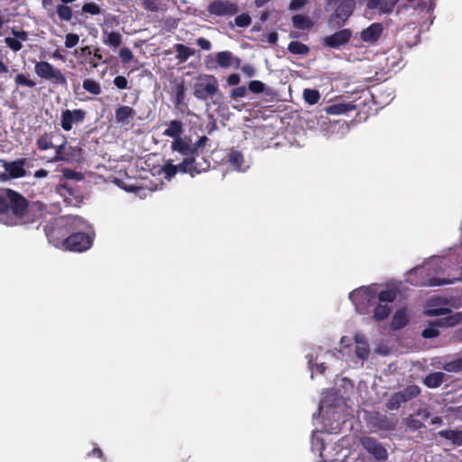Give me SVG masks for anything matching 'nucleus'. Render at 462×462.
I'll return each instance as SVG.
<instances>
[{
    "instance_id": "0eeeda50",
    "label": "nucleus",
    "mask_w": 462,
    "mask_h": 462,
    "mask_svg": "<svg viewBox=\"0 0 462 462\" xmlns=\"http://www.w3.org/2000/svg\"><path fill=\"white\" fill-rule=\"evenodd\" d=\"M36 75L42 79L51 81L54 85L67 87L68 81L62 71L48 61H37L34 66Z\"/></svg>"
},
{
    "instance_id": "ddd939ff",
    "label": "nucleus",
    "mask_w": 462,
    "mask_h": 462,
    "mask_svg": "<svg viewBox=\"0 0 462 462\" xmlns=\"http://www.w3.org/2000/svg\"><path fill=\"white\" fill-rule=\"evenodd\" d=\"M363 448L377 460H386L388 453L386 448L373 437L365 436L360 439Z\"/></svg>"
},
{
    "instance_id": "f03ea898",
    "label": "nucleus",
    "mask_w": 462,
    "mask_h": 462,
    "mask_svg": "<svg viewBox=\"0 0 462 462\" xmlns=\"http://www.w3.org/2000/svg\"><path fill=\"white\" fill-rule=\"evenodd\" d=\"M26 206L27 199L23 194L9 188H0V224L18 226Z\"/></svg>"
},
{
    "instance_id": "864d4df0",
    "label": "nucleus",
    "mask_w": 462,
    "mask_h": 462,
    "mask_svg": "<svg viewBox=\"0 0 462 462\" xmlns=\"http://www.w3.org/2000/svg\"><path fill=\"white\" fill-rule=\"evenodd\" d=\"M451 310L448 308H433V309H428L425 310V314L427 316H439V315H445L448 313H450Z\"/></svg>"
},
{
    "instance_id": "f257e3e1",
    "label": "nucleus",
    "mask_w": 462,
    "mask_h": 462,
    "mask_svg": "<svg viewBox=\"0 0 462 462\" xmlns=\"http://www.w3.org/2000/svg\"><path fill=\"white\" fill-rule=\"evenodd\" d=\"M349 300L358 313L365 315L373 312V319L376 321L384 320L391 313V308L378 302L375 291L369 287L354 290L349 293Z\"/></svg>"
},
{
    "instance_id": "72a5a7b5",
    "label": "nucleus",
    "mask_w": 462,
    "mask_h": 462,
    "mask_svg": "<svg viewBox=\"0 0 462 462\" xmlns=\"http://www.w3.org/2000/svg\"><path fill=\"white\" fill-rule=\"evenodd\" d=\"M288 51L292 54L306 55L310 52V48L299 41H292L288 45Z\"/></svg>"
},
{
    "instance_id": "ea45409f",
    "label": "nucleus",
    "mask_w": 462,
    "mask_h": 462,
    "mask_svg": "<svg viewBox=\"0 0 462 462\" xmlns=\"http://www.w3.org/2000/svg\"><path fill=\"white\" fill-rule=\"evenodd\" d=\"M404 403L400 393H394L386 402L385 407L388 411L398 410Z\"/></svg>"
},
{
    "instance_id": "473e14b6",
    "label": "nucleus",
    "mask_w": 462,
    "mask_h": 462,
    "mask_svg": "<svg viewBox=\"0 0 462 462\" xmlns=\"http://www.w3.org/2000/svg\"><path fill=\"white\" fill-rule=\"evenodd\" d=\"M102 10L100 6L94 3L89 2L86 3L82 5L81 11H76L75 13V18H78V15H82L83 14H89L91 15H97L101 14Z\"/></svg>"
},
{
    "instance_id": "c756f323",
    "label": "nucleus",
    "mask_w": 462,
    "mask_h": 462,
    "mask_svg": "<svg viewBox=\"0 0 462 462\" xmlns=\"http://www.w3.org/2000/svg\"><path fill=\"white\" fill-rule=\"evenodd\" d=\"M356 356L362 360L367 359L370 354V348L367 342H365L363 339H360L358 337H356Z\"/></svg>"
},
{
    "instance_id": "0e129e2a",
    "label": "nucleus",
    "mask_w": 462,
    "mask_h": 462,
    "mask_svg": "<svg viewBox=\"0 0 462 462\" xmlns=\"http://www.w3.org/2000/svg\"><path fill=\"white\" fill-rule=\"evenodd\" d=\"M242 71L248 77H253L254 76L255 74V69L253 66L251 65H245L243 68H242Z\"/></svg>"
},
{
    "instance_id": "412c9836",
    "label": "nucleus",
    "mask_w": 462,
    "mask_h": 462,
    "mask_svg": "<svg viewBox=\"0 0 462 462\" xmlns=\"http://www.w3.org/2000/svg\"><path fill=\"white\" fill-rule=\"evenodd\" d=\"M409 322V316L405 308L398 309L392 318L391 328L393 330H400L403 328Z\"/></svg>"
},
{
    "instance_id": "f8f14e48",
    "label": "nucleus",
    "mask_w": 462,
    "mask_h": 462,
    "mask_svg": "<svg viewBox=\"0 0 462 462\" xmlns=\"http://www.w3.org/2000/svg\"><path fill=\"white\" fill-rule=\"evenodd\" d=\"M87 113L81 108L73 110L66 109L61 112L60 126L64 131H70L73 125L82 123L86 118Z\"/></svg>"
},
{
    "instance_id": "49530a36",
    "label": "nucleus",
    "mask_w": 462,
    "mask_h": 462,
    "mask_svg": "<svg viewBox=\"0 0 462 462\" xmlns=\"http://www.w3.org/2000/svg\"><path fill=\"white\" fill-rule=\"evenodd\" d=\"M251 23L252 19L248 14H241L235 18V24L238 27L246 28Z\"/></svg>"
},
{
    "instance_id": "774afa93",
    "label": "nucleus",
    "mask_w": 462,
    "mask_h": 462,
    "mask_svg": "<svg viewBox=\"0 0 462 462\" xmlns=\"http://www.w3.org/2000/svg\"><path fill=\"white\" fill-rule=\"evenodd\" d=\"M90 454L98 458H101L103 457V452L99 448H93Z\"/></svg>"
},
{
    "instance_id": "680f3d73",
    "label": "nucleus",
    "mask_w": 462,
    "mask_h": 462,
    "mask_svg": "<svg viewBox=\"0 0 462 462\" xmlns=\"http://www.w3.org/2000/svg\"><path fill=\"white\" fill-rule=\"evenodd\" d=\"M197 44L202 49V50H206V51H208L210 50L211 48V43L208 40H207L206 38H199L197 40Z\"/></svg>"
},
{
    "instance_id": "bf43d9fd",
    "label": "nucleus",
    "mask_w": 462,
    "mask_h": 462,
    "mask_svg": "<svg viewBox=\"0 0 462 462\" xmlns=\"http://www.w3.org/2000/svg\"><path fill=\"white\" fill-rule=\"evenodd\" d=\"M246 88L244 86L237 87L232 90L231 97L236 99L238 97H243L245 96Z\"/></svg>"
},
{
    "instance_id": "2eb2a0df",
    "label": "nucleus",
    "mask_w": 462,
    "mask_h": 462,
    "mask_svg": "<svg viewBox=\"0 0 462 462\" xmlns=\"http://www.w3.org/2000/svg\"><path fill=\"white\" fill-rule=\"evenodd\" d=\"M25 164V158H21L13 162L3 161V167L7 175L1 174L0 178L2 180H7L9 178L19 179L24 177L26 175V171L24 169Z\"/></svg>"
},
{
    "instance_id": "4468645a",
    "label": "nucleus",
    "mask_w": 462,
    "mask_h": 462,
    "mask_svg": "<svg viewBox=\"0 0 462 462\" xmlns=\"http://www.w3.org/2000/svg\"><path fill=\"white\" fill-rule=\"evenodd\" d=\"M210 14L217 16H232L238 13V5L231 1L215 0L208 7Z\"/></svg>"
},
{
    "instance_id": "4d7b16f0",
    "label": "nucleus",
    "mask_w": 462,
    "mask_h": 462,
    "mask_svg": "<svg viewBox=\"0 0 462 462\" xmlns=\"http://www.w3.org/2000/svg\"><path fill=\"white\" fill-rule=\"evenodd\" d=\"M114 84L119 89H125L127 88L128 81L124 76H116L114 79Z\"/></svg>"
},
{
    "instance_id": "09e8293b",
    "label": "nucleus",
    "mask_w": 462,
    "mask_h": 462,
    "mask_svg": "<svg viewBox=\"0 0 462 462\" xmlns=\"http://www.w3.org/2000/svg\"><path fill=\"white\" fill-rule=\"evenodd\" d=\"M265 86L260 80H252L248 84V89L254 94H260L264 91Z\"/></svg>"
},
{
    "instance_id": "9b49d317",
    "label": "nucleus",
    "mask_w": 462,
    "mask_h": 462,
    "mask_svg": "<svg viewBox=\"0 0 462 462\" xmlns=\"http://www.w3.org/2000/svg\"><path fill=\"white\" fill-rule=\"evenodd\" d=\"M397 422L394 417H389L379 411L373 412L367 420L368 425L374 430H393Z\"/></svg>"
},
{
    "instance_id": "393cba45",
    "label": "nucleus",
    "mask_w": 462,
    "mask_h": 462,
    "mask_svg": "<svg viewBox=\"0 0 462 462\" xmlns=\"http://www.w3.org/2000/svg\"><path fill=\"white\" fill-rule=\"evenodd\" d=\"M173 93L175 95L174 103L176 106H180L184 102L185 99V82L184 79H175L173 82L172 88Z\"/></svg>"
},
{
    "instance_id": "9d476101",
    "label": "nucleus",
    "mask_w": 462,
    "mask_h": 462,
    "mask_svg": "<svg viewBox=\"0 0 462 462\" xmlns=\"http://www.w3.org/2000/svg\"><path fill=\"white\" fill-rule=\"evenodd\" d=\"M353 35V32L349 28L340 29L334 33L322 39V46L329 49L339 50L346 45Z\"/></svg>"
},
{
    "instance_id": "7c9ffc66",
    "label": "nucleus",
    "mask_w": 462,
    "mask_h": 462,
    "mask_svg": "<svg viewBox=\"0 0 462 462\" xmlns=\"http://www.w3.org/2000/svg\"><path fill=\"white\" fill-rule=\"evenodd\" d=\"M52 133H47L45 132L42 134L37 140H36V145L39 150L41 151H46L49 149H51L54 147L52 143Z\"/></svg>"
},
{
    "instance_id": "69168bd1",
    "label": "nucleus",
    "mask_w": 462,
    "mask_h": 462,
    "mask_svg": "<svg viewBox=\"0 0 462 462\" xmlns=\"http://www.w3.org/2000/svg\"><path fill=\"white\" fill-rule=\"evenodd\" d=\"M278 41V33L275 32H271L267 34V42L271 44H276Z\"/></svg>"
},
{
    "instance_id": "4be33fe9",
    "label": "nucleus",
    "mask_w": 462,
    "mask_h": 462,
    "mask_svg": "<svg viewBox=\"0 0 462 462\" xmlns=\"http://www.w3.org/2000/svg\"><path fill=\"white\" fill-rule=\"evenodd\" d=\"M398 0H369L366 6L368 9L379 8L382 14H390L395 7Z\"/></svg>"
},
{
    "instance_id": "a19ab883",
    "label": "nucleus",
    "mask_w": 462,
    "mask_h": 462,
    "mask_svg": "<svg viewBox=\"0 0 462 462\" xmlns=\"http://www.w3.org/2000/svg\"><path fill=\"white\" fill-rule=\"evenodd\" d=\"M303 97L309 105H315L320 99V94L317 89L306 88L303 91Z\"/></svg>"
},
{
    "instance_id": "f704fd0d",
    "label": "nucleus",
    "mask_w": 462,
    "mask_h": 462,
    "mask_svg": "<svg viewBox=\"0 0 462 462\" xmlns=\"http://www.w3.org/2000/svg\"><path fill=\"white\" fill-rule=\"evenodd\" d=\"M396 297H397V292L393 289L383 290V291H380L378 293V295H376L377 301H379L381 303H384V304L393 302L395 300Z\"/></svg>"
},
{
    "instance_id": "37998d69",
    "label": "nucleus",
    "mask_w": 462,
    "mask_h": 462,
    "mask_svg": "<svg viewBox=\"0 0 462 462\" xmlns=\"http://www.w3.org/2000/svg\"><path fill=\"white\" fill-rule=\"evenodd\" d=\"M443 369L448 373L462 371V357L445 363L443 365Z\"/></svg>"
},
{
    "instance_id": "79ce46f5",
    "label": "nucleus",
    "mask_w": 462,
    "mask_h": 462,
    "mask_svg": "<svg viewBox=\"0 0 462 462\" xmlns=\"http://www.w3.org/2000/svg\"><path fill=\"white\" fill-rule=\"evenodd\" d=\"M228 162L236 168H241L244 162V156L241 152L237 150H232L228 154Z\"/></svg>"
},
{
    "instance_id": "6e6552de",
    "label": "nucleus",
    "mask_w": 462,
    "mask_h": 462,
    "mask_svg": "<svg viewBox=\"0 0 462 462\" xmlns=\"http://www.w3.org/2000/svg\"><path fill=\"white\" fill-rule=\"evenodd\" d=\"M335 7V11L330 14L328 23L335 29L342 28L353 14L356 8V1L345 0Z\"/></svg>"
},
{
    "instance_id": "cd10ccee",
    "label": "nucleus",
    "mask_w": 462,
    "mask_h": 462,
    "mask_svg": "<svg viewBox=\"0 0 462 462\" xmlns=\"http://www.w3.org/2000/svg\"><path fill=\"white\" fill-rule=\"evenodd\" d=\"M105 36L103 39V42L105 45L109 46L110 48L116 49L122 44V35L118 32H104Z\"/></svg>"
},
{
    "instance_id": "e433bc0d",
    "label": "nucleus",
    "mask_w": 462,
    "mask_h": 462,
    "mask_svg": "<svg viewBox=\"0 0 462 462\" xmlns=\"http://www.w3.org/2000/svg\"><path fill=\"white\" fill-rule=\"evenodd\" d=\"M441 327L440 324L438 323V319L432 321L429 327L424 328L421 332V336L424 338H434L439 335V328Z\"/></svg>"
},
{
    "instance_id": "13d9d810",
    "label": "nucleus",
    "mask_w": 462,
    "mask_h": 462,
    "mask_svg": "<svg viewBox=\"0 0 462 462\" xmlns=\"http://www.w3.org/2000/svg\"><path fill=\"white\" fill-rule=\"evenodd\" d=\"M12 34L20 42H26L29 40V33L24 30L17 31L15 29H12Z\"/></svg>"
},
{
    "instance_id": "1a4fd4ad",
    "label": "nucleus",
    "mask_w": 462,
    "mask_h": 462,
    "mask_svg": "<svg viewBox=\"0 0 462 462\" xmlns=\"http://www.w3.org/2000/svg\"><path fill=\"white\" fill-rule=\"evenodd\" d=\"M93 239V236L88 233L74 230L66 237L62 249L81 253L91 247Z\"/></svg>"
},
{
    "instance_id": "39448f33",
    "label": "nucleus",
    "mask_w": 462,
    "mask_h": 462,
    "mask_svg": "<svg viewBox=\"0 0 462 462\" xmlns=\"http://www.w3.org/2000/svg\"><path fill=\"white\" fill-rule=\"evenodd\" d=\"M183 157L184 158L182 162L178 164H173L171 161L165 163V165L162 167V171L167 179L174 177L178 171L181 173H189L193 177L207 171V165H204V163H202V165L196 163L194 164L193 157Z\"/></svg>"
},
{
    "instance_id": "7ed1b4c3",
    "label": "nucleus",
    "mask_w": 462,
    "mask_h": 462,
    "mask_svg": "<svg viewBox=\"0 0 462 462\" xmlns=\"http://www.w3.org/2000/svg\"><path fill=\"white\" fill-rule=\"evenodd\" d=\"M85 225L86 221L79 216H61L51 219L44 226V233L50 244L62 249L69 233L80 229Z\"/></svg>"
},
{
    "instance_id": "8fccbe9b",
    "label": "nucleus",
    "mask_w": 462,
    "mask_h": 462,
    "mask_svg": "<svg viewBox=\"0 0 462 462\" xmlns=\"http://www.w3.org/2000/svg\"><path fill=\"white\" fill-rule=\"evenodd\" d=\"M119 57L121 58V60L124 64H128L131 60H133L134 54L129 48L124 47L119 51Z\"/></svg>"
},
{
    "instance_id": "2f4dec72",
    "label": "nucleus",
    "mask_w": 462,
    "mask_h": 462,
    "mask_svg": "<svg viewBox=\"0 0 462 462\" xmlns=\"http://www.w3.org/2000/svg\"><path fill=\"white\" fill-rule=\"evenodd\" d=\"M175 51L177 52L176 58L181 62L186 61L194 54V50L181 43H177L175 45Z\"/></svg>"
},
{
    "instance_id": "a878e982",
    "label": "nucleus",
    "mask_w": 462,
    "mask_h": 462,
    "mask_svg": "<svg viewBox=\"0 0 462 462\" xmlns=\"http://www.w3.org/2000/svg\"><path fill=\"white\" fill-rule=\"evenodd\" d=\"M439 436L450 440L456 446H462V430H444L439 432Z\"/></svg>"
},
{
    "instance_id": "dca6fc26",
    "label": "nucleus",
    "mask_w": 462,
    "mask_h": 462,
    "mask_svg": "<svg viewBox=\"0 0 462 462\" xmlns=\"http://www.w3.org/2000/svg\"><path fill=\"white\" fill-rule=\"evenodd\" d=\"M235 60L231 51H224L217 53L216 57L208 55L205 60V65L208 69L213 70L221 67L224 69L229 68Z\"/></svg>"
},
{
    "instance_id": "aec40b11",
    "label": "nucleus",
    "mask_w": 462,
    "mask_h": 462,
    "mask_svg": "<svg viewBox=\"0 0 462 462\" xmlns=\"http://www.w3.org/2000/svg\"><path fill=\"white\" fill-rule=\"evenodd\" d=\"M168 127L163 131L162 134L167 137L173 138V141L182 139L183 123L180 120H171L166 123Z\"/></svg>"
},
{
    "instance_id": "b1692460",
    "label": "nucleus",
    "mask_w": 462,
    "mask_h": 462,
    "mask_svg": "<svg viewBox=\"0 0 462 462\" xmlns=\"http://www.w3.org/2000/svg\"><path fill=\"white\" fill-rule=\"evenodd\" d=\"M446 374L442 372H433L429 374L423 379V383L428 388H438L445 381Z\"/></svg>"
},
{
    "instance_id": "6ab92c4d",
    "label": "nucleus",
    "mask_w": 462,
    "mask_h": 462,
    "mask_svg": "<svg viewBox=\"0 0 462 462\" xmlns=\"http://www.w3.org/2000/svg\"><path fill=\"white\" fill-rule=\"evenodd\" d=\"M136 112L128 106H121L116 109L115 118L116 123L123 125H128L135 116Z\"/></svg>"
},
{
    "instance_id": "6e6d98bb",
    "label": "nucleus",
    "mask_w": 462,
    "mask_h": 462,
    "mask_svg": "<svg viewBox=\"0 0 462 462\" xmlns=\"http://www.w3.org/2000/svg\"><path fill=\"white\" fill-rule=\"evenodd\" d=\"M143 7L151 12H156L160 8L159 0H143Z\"/></svg>"
},
{
    "instance_id": "052dcab7",
    "label": "nucleus",
    "mask_w": 462,
    "mask_h": 462,
    "mask_svg": "<svg viewBox=\"0 0 462 462\" xmlns=\"http://www.w3.org/2000/svg\"><path fill=\"white\" fill-rule=\"evenodd\" d=\"M308 0H291L290 3V9L296 11L305 5Z\"/></svg>"
},
{
    "instance_id": "4c0bfd02",
    "label": "nucleus",
    "mask_w": 462,
    "mask_h": 462,
    "mask_svg": "<svg viewBox=\"0 0 462 462\" xmlns=\"http://www.w3.org/2000/svg\"><path fill=\"white\" fill-rule=\"evenodd\" d=\"M56 12L60 21L69 22L72 19V9L67 5H58Z\"/></svg>"
},
{
    "instance_id": "5fc2aeb1",
    "label": "nucleus",
    "mask_w": 462,
    "mask_h": 462,
    "mask_svg": "<svg viewBox=\"0 0 462 462\" xmlns=\"http://www.w3.org/2000/svg\"><path fill=\"white\" fill-rule=\"evenodd\" d=\"M450 283H452V282L448 279L434 277V278L429 279L426 285L430 286V287H435V286H441V285L450 284Z\"/></svg>"
},
{
    "instance_id": "603ef678",
    "label": "nucleus",
    "mask_w": 462,
    "mask_h": 462,
    "mask_svg": "<svg viewBox=\"0 0 462 462\" xmlns=\"http://www.w3.org/2000/svg\"><path fill=\"white\" fill-rule=\"evenodd\" d=\"M458 322V319L457 316H448L442 319H438V323L440 324L441 327H453L456 326Z\"/></svg>"
},
{
    "instance_id": "f3484780",
    "label": "nucleus",
    "mask_w": 462,
    "mask_h": 462,
    "mask_svg": "<svg viewBox=\"0 0 462 462\" xmlns=\"http://www.w3.org/2000/svg\"><path fill=\"white\" fill-rule=\"evenodd\" d=\"M213 80L212 83H197L194 87V96L200 100H207L212 97L218 91L217 82L214 76H208Z\"/></svg>"
},
{
    "instance_id": "3c124183",
    "label": "nucleus",
    "mask_w": 462,
    "mask_h": 462,
    "mask_svg": "<svg viewBox=\"0 0 462 462\" xmlns=\"http://www.w3.org/2000/svg\"><path fill=\"white\" fill-rule=\"evenodd\" d=\"M79 41V37L76 33L69 32L65 37V47L68 49L75 47Z\"/></svg>"
},
{
    "instance_id": "a18cd8bd",
    "label": "nucleus",
    "mask_w": 462,
    "mask_h": 462,
    "mask_svg": "<svg viewBox=\"0 0 462 462\" xmlns=\"http://www.w3.org/2000/svg\"><path fill=\"white\" fill-rule=\"evenodd\" d=\"M405 423H406L407 428L412 431L418 430L421 429L422 427H424L423 422L421 420H420L419 419L415 418L413 415H410L406 419Z\"/></svg>"
},
{
    "instance_id": "e2e57ef3",
    "label": "nucleus",
    "mask_w": 462,
    "mask_h": 462,
    "mask_svg": "<svg viewBox=\"0 0 462 462\" xmlns=\"http://www.w3.org/2000/svg\"><path fill=\"white\" fill-rule=\"evenodd\" d=\"M227 82L230 86H236L240 82V77L238 74H231L227 78Z\"/></svg>"
},
{
    "instance_id": "20e7f679",
    "label": "nucleus",
    "mask_w": 462,
    "mask_h": 462,
    "mask_svg": "<svg viewBox=\"0 0 462 462\" xmlns=\"http://www.w3.org/2000/svg\"><path fill=\"white\" fill-rule=\"evenodd\" d=\"M208 141L209 140L206 135L199 137L194 144H191L185 139H179L172 141L171 147L173 152H177L182 156L193 157L194 164L196 163L202 165V163H204V165H207L208 170L210 166L209 161L207 160L204 156L201 157L200 161L199 158Z\"/></svg>"
},
{
    "instance_id": "c03bdc74",
    "label": "nucleus",
    "mask_w": 462,
    "mask_h": 462,
    "mask_svg": "<svg viewBox=\"0 0 462 462\" xmlns=\"http://www.w3.org/2000/svg\"><path fill=\"white\" fill-rule=\"evenodd\" d=\"M14 82L17 86L33 88L35 87V82L30 79L26 75L20 73L16 75L14 78Z\"/></svg>"
},
{
    "instance_id": "c9c22d12",
    "label": "nucleus",
    "mask_w": 462,
    "mask_h": 462,
    "mask_svg": "<svg viewBox=\"0 0 462 462\" xmlns=\"http://www.w3.org/2000/svg\"><path fill=\"white\" fill-rule=\"evenodd\" d=\"M292 24L295 28L300 30L309 29L312 26V23L310 18L302 14L294 15L292 17Z\"/></svg>"
},
{
    "instance_id": "a211bd4d",
    "label": "nucleus",
    "mask_w": 462,
    "mask_h": 462,
    "mask_svg": "<svg viewBox=\"0 0 462 462\" xmlns=\"http://www.w3.org/2000/svg\"><path fill=\"white\" fill-rule=\"evenodd\" d=\"M383 25L381 23H373L367 28L360 32V39L362 42L374 44L381 38L383 32Z\"/></svg>"
},
{
    "instance_id": "423d86ee",
    "label": "nucleus",
    "mask_w": 462,
    "mask_h": 462,
    "mask_svg": "<svg viewBox=\"0 0 462 462\" xmlns=\"http://www.w3.org/2000/svg\"><path fill=\"white\" fill-rule=\"evenodd\" d=\"M23 216L19 219V225H30L43 222L49 215L47 205L41 201H29L23 210Z\"/></svg>"
},
{
    "instance_id": "de8ad7c7",
    "label": "nucleus",
    "mask_w": 462,
    "mask_h": 462,
    "mask_svg": "<svg viewBox=\"0 0 462 462\" xmlns=\"http://www.w3.org/2000/svg\"><path fill=\"white\" fill-rule=\"evenodd\" d=\"M5 44L14 51H19L23 48L22 42L14 37H6L5 39Z\"/></svg>"
},
{
    "instance_id": "338daca9",
    "label": "nucleus",
    "mask_w": 462,
    "mask_h": 462,
    "mask_svg": "<svg viewBox=\"0 0 462 462\" xmlns=\"http://www.w3.org/2000/svg\"><path fill=\"white\" fill-rule=\"evenodd\" d=\"M48 175V171L44 169H40L34 172L35 178H44Z\"/></svg>"
},
{
    "instance_id": "5701e85b",
    "label": "nucleus",
    "mask_w": 462,
    "mask_h": 462,
    "mask_svg": "<svg viewBox=\"0 0 462 462\" xmlns=\"http://www.w3.org/2000/svg\"><path fill=\"white\" fill-rule=\"evenodd\" d=\"M74 152L75 149L72 146H67V142L64 141L63 143L56 147L53 161L70 162L72 161V154Z\"/></svg>"
},
{
    "instance_id": "58836bf2",
    "label": "nucleus",
    "mask_w": 462,
    "mask_h": 462,
    "mask_svg": "<svg viewBox=\"0 0 462 462\" xmlns=\"http://www.w3.org/2000/svg\"><path fill=\"white\" fill-rule=\"evenodd\" d=\"M82 87L86 91H88L93 95H99L102 91L100 84L97 81L91 79H84L83 83H82Z\"/></svg>"
},
{
    "instance_id": "c85d7f7f",
    "label": "nucleus",
    "mask_w": 462,
    "mask_h": 462,
    "mask_svg": "<svg viewBox=\"0 0 462 462\" xmlns=\"http://www.w3.org/2000/svg\"><path fill=\"white\" fill-rule=\"evenodd\" d=\"M420 388L416 384H411L406 386L402 391H399L403 402H407L416 397H418L420 394Z\"/></svg>"
},
{
    "instance_id": "bb28decb",
    "label": "nucleus",
    "mask_w": 462,
    "mask_h": 462,
    "mask_svg": "<svg viewBox=\"0 0 462 462\" xmlns=\"http://www.w3.org/2000/svg\"><path fill=\"white\" fill-rule=\"evenodd\" d=\"M354 106L350 103H337L328 106L325 111L328 115H343L354 109Z\"/></svg>"
}]
</instances>
